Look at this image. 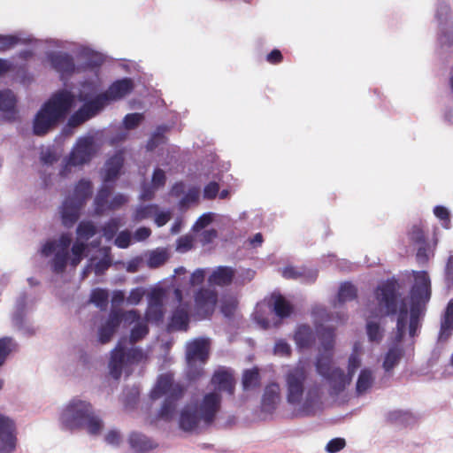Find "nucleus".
Here are the masks:
<instances>
[{
    "instance_id": "f257e3e1",
    "label": "nucleus",
    "mask_w": 453,
    "mask_h": 453,
    "mask_svg": "<svg viewBox=\"0 0 453 453\" xmlns=\"http://www.w3.org/2000/svg\"><path fill=\"white\" fill-rule=\"evenodd\" d=\"M134 88V83L129 78H123L114 81L108 89L96 95L90 100L81 97L84 104L73 112L68 119L70 127H78L86 121L96 116L111 101H117L130 94Z\"/></svg>"
},
{
    "instance_id": "f03ea898",
    "label": "nucleus",
    "mask_w": 453,
    "mask_h": 453,
    "mask_svg": "<svg viewBox=\"0 0 453 453\" xmlns=\"http://www.w3.org/2000/svg\"><path fill=\"white\" fill-rule=\"evenodd\" d=\"M74 100V95L67 89L55 92L36 113L33 121V133L37 136L48 134L65 118Z\"/></svg>"
},
{
    "instance_id": "7ed1b4c3",
    "label": "nucleus",
    "mask_w": 453,
    "mask_h": 453,
    "mask_svg": "<svg viewBox=\"0 0 453 453\" xmlns=\"http://www.w3.org/2000/svg\"><path fill=\"white\" fill-rule=\"evenodd\" d=\"M375 298L378 308L372 311V316L382 318L397 314L396 339L402 341L407 326L408 305L405 299H401L398 303L396 282L387 280L378 286L375 290Z\"/></svg>"
},
{
    "instance_id": "20e7f679",
    "label": "nucleus",
    "mask_w": 453,
    "mask_h": 453,
    "mask_svg": "<svg viewBox=\"0 0 453 453\" xmlns=\"http://www.w3.org/2000/svg\"><path fill=\"white\" fill-rule=\"evenodd\" d=\"M60 420L67 429L86 428L92 435L98 434L104 426L102 419L95 414L91 403L78 398L69 402L61 413Z\"/></svg>"
},
{
    "instance_id": "39448f33",
    "label": "nucleus",
    "mask_w": 453,
    "mask_h": 453,
    "mask_svg": "<svg viewBox=\"0 0 453 453\" xmlns=\"http://www.w3.org/2000/svg\"><path fill=\"white\" fill-rule=\"evenodd\" d=\"M185 392L186 388L182 384L175 382L172 373L159 375L156 386L150 395L152 400L165 396L157 412V418L165 421L172 420L176 413L178 403L182 399Z\"/></svg>"
},
{
    "instance_id": "423d86ee",
    "label": "nucleus",
    "mask_w": 453,
    "mask_h": 453,
    "mask_svg": "<svg viewBox=\"0 0 453 453\" xmlns=\"http://www.w3.org/2000/svg\"><path fill=\"white\" fill-rule=\"evenodd\" d=\"M334 330L324 327L319 331L320 348L316 361L317 372L323 377L329 374L335 367H332L333 351L334 347Z\"/></svg>"
},
{
    "instance_id": "0eeeda50",
    "label": "nucleus",
    "mask_w": 453,
    "mask_h": 453,
    "mask_svg": "<svg viewBox=\"0 0 453 453\" xmlns=\"http://www.w3.org/2000/svg\"><path fill=\"white\" fill-rule=\"evenodd\" d=\"M307 372L303 367H295L286 375L287 401L291 404L300 403L303 392Z\"/></svg>"
},
{
    "instance_id": "6e6552de",
    "label": "nucleus",
    "mask_w": 453,
    "mask_h": 453,
    "mask_svg": "<svg viewBox=\"0 0 453 453\" xmlns=\"http://www.w3.org/2000/svg\"><path fill=\"white\" fill-rule=\"evenodd\" d=\"M221 395L217 391H211L206 393L202 400L195 405L201 414L203 426H210L214 423L221 409Z\"/></svg>"
},
{
    "instance_id": "1a4fd4ad",
    "label": "nucleus",
    "mask_w": 453,
    "mask_h": 453,
    "mask_svg": "<svg viewBox=\"0 0 453 453\" xmlns=\"http://www.w3.org/2000/svg\"><path fill=\"white\" fill-rule=\"evenodd\" d=\"M209 357V342L205 339H196L191 342L187 349V358L190 369L188 371V376L192 380L200 378L203 373L202 367L198 369H192L193 363L196 360H199L202 364H204Z\"/></svg>"
},
{
    "instance_id": "9d476101",
    "label": "nucleus",
    "mask_w": 453,
    "mask_h": 453,
    "mask_svg": "<svg viewBox=\"0 0 453 453\" xmlns=\"http://www.w3.org/2000/svg\"><path fill=\"white\" fill-rule=\"evenodd\" d=\"M174 297L179 303V305L173 310L170 321L168 323L169 330L175 331H187L189 324V310L190 304L188 302H183L182 291L180 288H175L173 291Z\"/></svg>"
},
{
    "instance_id": "9b49d317",
    "label": "nucleus",
    "mask_w": 453,
    "mask_h": 453,
    "mask_svg": "<svg viewBox=\"0 0 453 453\" xmlns=\"http://www.w3.org/2000/svg\"><path fill=\"white\" fill-rule=\"evenodd\" d=\"M194 299L196 316L201 319H208L215 311L218 293L210 288H201L196 292Z\"/></svg>"
},
{
    "instance_id": "f8f14e48",
    "label": "nucleus",
    "mask_w": 453,
    "mask_h": 453,
    "mask_svg": "<svg viewBox=\"0 0 453 453\" xmlns=\"http://www.w3.org/2000/svg\"><path fill=\"white\" fill-rule=\"evenodd\" d=\"M95 153L94 142L90 137L80 138L68 158L67 165L79 166L88 163Z\"/></svg>"
},
{
    "instance_id": "ddd939ff",
    "label": "nucleus",
    "mask_w": 453,
    "mask_h": 453,
    "mask_svg": "<svg viewBox=\"0 0 453 453\" xmlns=\"http://www.w3.org/2000/svg\"><path fill=\"white\" fill-rule=\"evenodd\" d=\"M431 296V281L426 271L414 272L411 300L427 303Z\"/></svg>"
},
{
    "instance_id": "4468645a",
    "label": "nucleus",
    "mask_w": 453,
    "mask_h": 453,
    "mask_svg": "<svg viewBox=\"0 0 453 453\" xmlns=\"http://www.w3.org/2000/svg\"><path fill=\"white\" fill-rule=\"evenodd\" d=\"M14 431L13 421L0 415V453H10L15 449Z\"/></svg>"
},
{
    "instance_id": "2eb2a0df",
    "label": "nucleus",
    "mask_w": 453,
    "mask_h": 453,
    "mask_svg": "<svg viewBox=\"0 0 453 453\" xmlns=\"http://www.w3.org/2000/svg\"><path fill=\"white\" fill-rule=\"evenodd\" d=\"M179 424L185 432H193L199 427L202 424V418L195 405L188 404L181 410Z\"/></svg>"
},
{
    "instance_id": "dca6fc26",
    "label": "nucleus",
    "mask_w": 453,
    "mask_h": 453,
    "mask_svg": "<svg viewBox=\"0 0 453 453\" xmlns=\"http://www.w3.org/2000/svg\"><path fill=\"white\" fill-rule=\"evenodd\" d=\"M453 334V299H451L441 317L440 330L437 336V342L446 343Z\"/></svg>"
},
{
    "instance_id": "f3484780",
    "label": "nucleus",
    "mask_w": 453,
    "mask_h": 453,
    "mask_svg": "<svg viewBox=\"0 0 453 453\" xmlns=\"http://www.w3.org/2000/svg\"><path fill=\"white\" fill-rule=\"evenodd\" d=\"M211 385L215 390L220 394L221 391L226 392L229 395L234 394L235 381L231 372L220 369L214 372L211 380Z\"/></svg>"
},
{
    "instance_id": "a211bd4d",
    "label": "nucleus",
    "mask_w": 453,
    "mask_h": 453,
    "mask_svg": "<svg viewBox=\"0 0 453 453\" xmlns=\"http://www.w3.org/2000/svg\"><path fill=\"white\" fill-rule=\"evenodd\" d=\"M83 204L81 202L68 196L64 201L61 206V218L62 223L66 227H71L78 220L80 217V211Z\"/></svg>"
},
{
    "instance_id": "6ab92c4d",
    "label": "nucleus",
    "mask_w": 453,
    "mask_h": 453,
    "mask_svg": "<svg viewBox=\"0 0 453 453\" xmlns=\"http://www.w3.org/2000/svg\"><path fill=\"white\" fill-rule=\"evenodd\" d=\"M49 59L52 67L62 75H71L75 70L73 58L68 53H51Z\"/></svg>"
},
{
    "instance_id": "aec40b11",
    "label": "nucleus",
    "mask_w": 453,
    "mask_h": 453,
    "mask_svg": "<svg viewBox=\"0 0 453 453\" xmlns=\"http://www.w3.org/2000/svg\"><path fill=\"white\" fill-rule=\"evenodd\" d=\"M282 276L287 280H301L304 283H313L318 278V270L304 266H286L282 270Z\"/></svg>"
},
{
    "instance_id": "412c9836",
    "label": "nucleus",
    "mask_w": 453,
    "mask_h": 453,
    "mask_svg": "<svg viewBox=\"0 0 453 453\" xmlns=\"http://www.w3.org/2000/svg\"><path fill=\"white\" fill-rule=\"evenodd\" d=\"M125 362H127L126 349L122 341H119L111 351L109 363L110 373L115 380L120 378Z\"/></svg>"
},
{
    "instance_id": "4be33fe9",
    "label": "nucleus",
    "mask_w": 453,
    "mask_h": 453,
    "mask_svg": "<svg viewBox=\"0 0 453 453\" xmlns=\"http://www.w3.org/2000/svg\"><path fill=\"white\" fill-rule=\"evenodd\" d=\"M235 276V270L230 266H218L208 278L211 286H229Z\"/></svg>"
},
{
    "instance_id": "5701e85b",
    "label": "nucleus",
    "mask_w": 453,
    "mask_h": 453,
    "mask_svg": "<svg viewBox=\"0 0 453 453\" xmlns=\"http://www.w3.org/2000/svg\"><path fill=\"white\" fill-rule=\"evenodd\" d=\"M315 339L314 332L308 325L298 326L294 334V341L299 349L311 348Z\"/></svg>"
},
{
    "instance_id": "b1692460",
    "label": "nucleus",
    "mask_w": 453,
    "mask_h": 453,
    "mask_svg": "<svg viewBox=\"0 0 453 453\" xmlns=\"http://www.w3.org/2000/svg\"><path fill=\"white\" fill-rule=\"evenodd\" d=\"M280 400V388L278 383H270L265 388L262 408L265 411H273Z\"/></svg>"
},
{
    "instance_id": "393cba45",
    "label": "nucleus",
    "mask_w": 453,
    "mask_h": 453,
    "mask_svg": "<svg viewBox=\"0 0 453 453\" xmlns=\"http://www.w3.org/2000/svg\"><path fill=\"white\" fill-rule=\"evenodd\" d=\"M124 164V157L122 152H117L111 157L105 164V174L104 177V182L112 181L119 174V172Z\"/></svg>"
},
{
    "instance_id": "a878e982",
    "label": "nucleus",
    "mask_w": 453,
    "mask_h": 453,
    "mask_svg": "<svg viewBox=\"0 0 453 453\" xmlns=\"http://www.w3.org/2000/svg\"><path fill=\"white\" fill-rule=\"evenodd\" d=\"M128 441L130 447L138 453H146L156 448V444L150 438L140 433H132Z\"/></svg>"
},
{
    "instance_id": "bb28decb",
    "label": "nucleus",
    "mask_w": 453,
    "mask_h": 453,
    "mask_svg": "<svg viewBox=\"0 0 453 453\" xmlns=\"http://www.w3.org/2000/svg\"><path fill=\"white\" fill-rule=\"evenodd\" d=\"M72 242V238L69 234H62L58 239V241H48L42 247V254L45 257L50 256L57 248H59L58 250H65L68 252V248L70 247Z\"/></svg>"
},
{
    "instance_id": "cd10ccee",
    "label": "nucleus",
    "mask_w": 453,
    "mask_h": 453,
    "mask_svg": "<svg viewBox=\"0 0 453 453\" xmlns=\"http://www.w3.org/2000/svg\"><path fill=\"white\" fill-rule=\"evenodd\" d=\"M324 378H326L330 382L332 388L336 394L343 391L346 384L349 383L351 380L350 377L347 379L343 370L338 367L333 369V371Z\"/></svg>"
},
{
    "instance_id": "c85d7f7f",
    "label": "nucleus",
    "mask_w": 453,
    "mask_h": 453,
    "mask_svg": "<svg viewBox=\"0 0 453 453\" xmlns=\"http://www.w3.org/2000/svg\"><path fill=\"white\" fill-rule=\"evenodd\" d=\"M92 195V183L88 180H81L75 186L73 196L70 197L81 202L83 205Z\"/></svg>"
},
{
    "instance_id": "c756f323",
    "label": "nucleus",
    "mask_w": 453,
    "mask_h": 453,
    "mask_svg": "<svg viewBox=\"0 0 453 453\" xmlns=\"http://www.w3.org/2000/svg\"><path fill=\"white\" fill-rule=\"evenodd\" d=\"M146 320L149 322L159 323L163 320L164 311L161 300L153 297L145 313Z\"/></svg>"
},
{
    "instance_id": "7c9ffc66",
    "label": "nucleus",
    "mask_w": 453,
    "mask_h": 453,
    "mask_svg": "<svg viewBox=\"0 0 453 453\" xmlns=\"http://www.w3.org/2000/svg\"><path fill=\"white\" fill-rule=\"evenodd\" d=\"M273 311L280 319L288 318L293 311V306L281 295L273 296Z\"/></svg>"
},
{
    "instance_id": "2f4dec72",
    "label": "nucleus",
    "mask_w": 453,
    "mask_h": 453,
    "mask_svg": "<svg viewBox=\"0 0 453 453\" xmlns=\"http://www.w3.org/2000/svg\"><path fill=\"white\" fill-rule=\"evenodd\" d=\"M373 380L374 378L371 370L367 368L361 370L356 385L357 393L358 395L365 393L372 387Z\"/></svg>"
},
{
    "instance_id": "473e14b6",
    "label": "nucleus",
    "mask_w": 453,
    "mask_h": 453,
    "mask_svg": "<svg viewBox=\"0 0 453 453\" xmlns=\"http://www.w3.org/2000/svg\"><path fill=\"white\" fill-rule=\"evenodd\" d=\"M388 421L392 424H399L403 426H408L414 422L415 418L410 411H393L388 414Z\"/></svg>"
},
{
    "instance_id": "72a5a7b5",
    "label": "nucleus",
    "mask_w": 453,
    "mask_h": 453,
    "mask_svg": "<svg viewBox=\"0 0 453 453\" xmlns=\"http://www.w3.org/2000/svg\"><path fill=\"white\" fill-rule=\"evenodd\" d=\"M111 193V188L108 186H103L96 194L95 198L96 212L102 214L107 209L109 204V196Z\"/></svg>"
},
{
    "instance_id": "f704fd0d",
    "label": "nucleus",
    "mask_w": 453,
    "mask_h": 453,
    "mask_svg": "<svg viewBox=\"0 0 453 453\" xmlns=\"http://www.w3.org/2000/svg\"><path fill=\"white\" fill-rule=\"evenodd\" d=\"M357 296V288L350 282H344L341 285L338 291V303H344L348 301L355 300Z\"/></svg>"
},
{
    "instance_id": "c9c22d12",
    "label": "nucleus",
    "mask_w": 453,
    "mask_h": 453,
    "mask_svg": "<svg viewBox=\"0 0 453 453\" xmlns=\"http://www.w3.org/2000/svg\"><path fill=\"white\" fill-rule=\"evenodd\" d=\"M89 301L100 310L104 311L108 306L109 293L104 288H95L90 294Z\"/></svg>"
},
{
    "instance_id": "e433bc0d",
    "label": "nucleus",
    "mask_w": 453,
    "mask_h": 453,
    "mask_svg": "<svg viewBox=\"0 0 453 453\" xmlns=\"http://www.w3.org/2000/svg\"><path fill=\"white\" fill-rule=\"evenodd\" d=\"M402 356L403 351L400 348H390L387 352L383 361V368L385 369V371H391L399 363Z\"/></svg>"
},
{
    "instance_id": "4c0bfd02",
    "label": "nucleus",
    "mask_w": 453,
    "mask_h": 453,
    "mask_svg": "<svg viewBox=\"0 0 453 453\" xmlns=\"http://www.w3.org/2000/svg\"><path fill=\"white\" fill-rule=\"evenodd\" d=\"M169 130L167 126H159L153 133L150 140L147 142L146 148L148 150H155L158 145L165 142V134Z\"/></svg>"
},
{
    "instance_id": "58836bf2",
    "label": "nucleus",
    "mask_w": 453,
    "mask_h": 453,
    "mask_svg": "<svg viewBox=\"0 0 453 453\" xmlns=\"http://www.w3.org/2000/svg\"><path fill=\"white\" fill-rule=\"evenodd\" d=\"M158 211L157 204H148L138 206L133 213L132 219L134 222H140L143 219H149Z\"/></svg>"
},
{
    "instance_id": "ea45409f",
    "label": "nucleus",
    "mask_w": 453,
    "mask_h": 453,
    "mask_svg": "<svg viewBox=\"0 0 453 453\" xmlns=\"http://www.w3.org/2000/svg\"><path fill=\"white\" fill-rule=\"evenodd\" d=\"M16 98L10 89L0 91V111L12 112L15 109Z\"/></svg>"
},
{
    "instance_id": "a19ab883",
    "label": "nucleus",
    "mask_w": 453,
    "mask_h": 453,
    "mask_svg": "<svg viewBox=\"0 0 453 453\" xmlns=\"http://www.w3.org/2000/svg\"><path fill=\"white\" fill-rule=\"evenodd\" d=\"M69 258V252L58 250L52 259V270L56 273H62L65 268Z\"/></svg>"
},
{
    "instance_id": "79ce46f5",
    "label": "nucleus",
    "mask_w": 453,
    "mask_h": 453,
    "mask_svg": "<svg viewBox=\"0 0 453 453\" xmlns=\"http://www.w3.org/2000/svg\"><path fill=\"white\" fill-rule=\"evenodd\" d=\"M366 334L370 342H380L384 336V329L378 322L367 321Z\"/></svg>"
},
{
    "instance_id": "37998d69",
    "label": "nucleus",
    "mask_w": 453,
    "mask_h": 453,
    "mask_svg": "<svg viewBox=\"0 0 453 453\" xmlns=\"http://www.w3.org/2000/svg\"><path fill=\"white\" fill-rule=\"evenodd\" d=\"M259 384V372L258 370L250 369L246 370L242 375V388L244 390L255 388Z\"/></svg>"
},
{
    "instance_id": "c03bdc74",
    "label": "nucleus",
    "mask_w": 453,
    "mask_h": 453,
    "mask_svg": "<svg viewBox=\"0 0 453 453\" xmlns=\"http://www.w3.org/2000/svg\"><path fill=\"white\" fill-rule=\"evenodd\" d=\"M149 334V326L145 322H138L131 330L129 342L134 344Z\"/></svg>"
},
{
    "instance_id": "a18cd8bd",
    "label": "nucleus",
    "mask_w": 453,
    "mask_h": 453,
    "mask_svg": "<svg viewBox=\"0 0 453 453\" xmlns=\"http://www.w3.org/2000/svg\"><path fill=\"white\" fill-rule=\"evenodd\" d=\"M76 233L80 238L88 240L96 234V229L91 221H81L77 226Z\"/></svg>"
},
{
    "instance_id": "49530a36",
    "label": "nucleus",
    "mask_w": 453,
    "mask_h": 453,
    "mask_svg": "<svg viewBox=\"0 0 453 453\" xmlns=\"http://www.w3.org/2000/svg\"><path fill=\"white\" fill-rule=\"evenodd\" d=\"M86 249H87V244L84 242H76L73 245V247L71 249V252H72L73 256L70 260V264L73 267H76L81 262Z\"/></svg>"
},
{
    "instance_id": "de8ad7c7",
    "label": "nucleus",
    "mask_w": 453,
    "mask_h": 453,
    "mask_svg": "<svg viewBox=\"0 0 453 453\" xmlns=\"http://www.w3.org/2000/svg\"><path fill=\"white\" fill-rule=\"evenodd\" d=\"M434 216L441 222L442 227L449 229L451 226L449 211L442 206L437 205L434 208Z\"/></svg>"
},
{
    "instance_id": "09e8293b",
    "label": "nucleus",
    "mask_w": 453,
    "mask_h": 453,
    "mask_svg": "<svg viewBox=\"0 0 453 453\" xmlns=\"http://www.w3.org/2000/svg\"><path fill=\"white\" fill-rule=\"evenodd\" d=\"M143 119L142 113H129L125 116L123 124L127 129L132 130L137 127Z\"/></svg>"
},
{
    "instance_id": "8fccbe9b",
    "label": "nucleus",
    "mask_w": 453,
    "mask_h": 453,
    "mask_svg": "<svg viewBox=\"0 0 453 453\" xmlns=\"http://www.w3.org/2000/svg\"><path fill=\"white\" fill-rule=\"evenodd\" d=\"M19 42V39L15 35H0V52H4L14 48Z\"/></svg>"
},
{
    "instance_id": "3c124183",
    "label": "nucleus",
    "mask_w": 453,
    "mask_h": 453,
    "mask_svg": "<svg viewBox=\"0 0 453 453\" xmlns=\"http://www.w3.org/2000/svg\"><path fill=\"white\" fill-rule=\"evenodd\" d=\"M426 303L425 302L411 300L410 319L419 320V318L424 314Z\"/></svg>"
},
{
    "instance_id": "603ef678",
    "label": "nucleus",
    "mask_w": 453,
    "mask_h": 453,
    "mask_svg": "<svg viewBox=\"0 0 453 453\" xmlns=\"http://www.w3.org/2000/svg\"><path fill=\"white\" fill-rule=\"evenodd\" d=\"M122 321L123 316L121 315V310H111L104 325L111 328L112 327V329L116 331Z\"/></svg>"
},
{
    "instance_id": "864d4df0",
    "label": "nucleus",
    "mask_w": 453,
    "mask_h": 453,
    "mask_svg": "<svg viewBox=\"0 0 453 453\" xmlns=\"http://www.w3.org/2000/svg\"><path fill=\"white\" fill-rule=\"evenodd\" d=\"M410 240L417 244H424L426 236L423 229L418 226H413L409 233Z\"/></svg>"
},
{
    "instance_id": "5fc2aeb1",
    "label": "nucleus",
    "mask_w": 453,
    "mask_h": 453,
    "mask_svg": "<svg viewBox=\"0 0 453 453\" xmlns=\"http://www.w3.org/2000/svg\"><path fill=\"white\" fill-rule=\"evenodd\" d=\"M128 202V197L123 194L115 195L109 202L106 211H115Z\"/></svg>"
},
{
    "instance_id": "6e6d98bb",
    "label": "nucleus",
    "mask_w": 453,
    "mask_h": 453,
    "mask_svg": "<svg viewBox=\"0 0 453 453\" xmlns=\"http://www.w3.org/2000/svg\"><path fill=\"white\" fill-rule=\"evenodd\" d=\"M127 363L137 364L143 358V352L139 348H130L126 350Z\"/></svg>"
},
{
    "instance_id": "4d7b16f0",
    "label": "nucleus",
    "mask_w": 453,
    "mask_h": 453,
    "mask_svg": "<svg viewBox=\"0 0 453 453\" xmlns=\"http://www.w3.org/2000/svg\"><path fill=\"white\" fill-rule=\"evenodd\" d=\"M345 446L346 441L343 438H334L327 442L326 450L328 453H336L342 450Z\"/></svg>"
},
{
    "instance_id": "13d9d810",
    "label": "nucleus",
    "mask_w": 453,
    "mask_h": 453,
    "mask_svg": "<svg viewBox=\"0 0 453 453\" xmlns=\"http://www.w3.org/2000/svg\"><path fill=\"white\" fill-rule=\"evenodd\" d=\"M166 181V177L165 172L160 169L157 168L154 170L153 175H152V187L154 188H158L161 187H164Z\"/></svg>"
},
{
    "instance_id": "bf43d9fd",
    "label": "nucleus",
    "mask_w": 453,
    "mask_h": 453,
    "mask_svg": "<svg viewBox=\"0 0 453 453\" xmlns=\"http://www.w3.org/2000/svg\"><path fill=\"white\" fill-rule=\"evenodd\" d=\"M199 198V192L196 188H193L180 199V206L185 207L191 203H196Z\"/></svg>"
},
{
    "instance_id": "052dcab7",
    "label": "nucleus",
    "mask_w": 453,
    "mask_h": 453,
    "mask_svg": "<svg viewBox=\"0 0 453 453\" xmlns=\"http://www.w3.org/2000/svg\"><path fill=\"white\" fill-rule=\"evenodd\" d=\"M111 265V258L109 257H104L95 264L94 272L96 275H102L110 268Z\"/></svg>"
},
{
    "instance_id": "680f3d73",
    "label": "nucleus",
    "mask_w": 453,
    "mask_h": 453,
    "mask_svg": "<svg viewBox=\"0 0 453 453\" xmlns=\"http://www.w3.org/2000/svg\"><path fill=\"white\" fill-rule=\"evenodd\" d=\"M361 365V360L357 354L356 351H354L349 357V364H348V373L350 378L355 374L356 371L359 366Z\"/></svg>"
},
{
    "instance_id": "e2e57ef3",
    "label": "nucleus",
    "mask_w": 453,
    "mask_h": 453,
    "mask_svg": "<svg viewBox=\"0 0 453 453\" xmlns=\"http://www.w3.org/2000/svg\"><path fill=\"white\" fill-rule=\"evenodd\" d=\"M131 243V234L128 231L120 232L115 239V245L120 249H127Z\"/></svg>"
},
{
    "instance_id": "0e129e2a",
    "label": "nucleus",
    "mask_w": 453,
    "mask_h": 453,
    "mask_svg": "<svg viewBox=\"0 0 453 453\" xmlns=\"http://www.w3.org/2000/svg\"><path fill=\"white\" fill-rule=\"evenodd\" d=\"M291 347L284 340H279L274 345V353L283 356L289 357L291 355Z\"/></svg>"
},
{
    "instance_id": "69168bd1",
    "label": "nucleus",
    "mask_w": 453,
    "mask_h": 453,
    "mask_svg": "<svg viewBox=\"0 0 453 453\" xmlns=\"http://www.w3.org/2000/svg\"><path fill=\"white\" fill-rule=\"evenodd\" d=\"M116 331L106 325L99 328V342L102 344L109 342Z\"/></svg>"
},
{
    "instance_id": "338daca9",
    "label": "nucleus",
    "mask_w": 453,
    "mask_h": 453,
    "mask_svg": "<svg viewBox=\"0 0 453 453\" xmlns=\"http://www.w3.org/2000/svg\"><path fill=\"white\" fill-rule=\"evenodd\" d=\"M219 191V185L216 181L209 182L203 189V197L206 199H214Z\"/></svg>"
},
{
    "instance_id": "774afa93",
    "label": "nucleus",
    "mask_w": 453,
    "mask_h": 453,
    "mask_svg": "<svg viewBox=\"0 0 453 453\" xmlns=\"http://www.w3.org/2000/svg\"><path fill=\"white\" fill-rule=\"evenodd\" d=\"M416 259L418 264H426L429 260L428 247L426 242L420 244L416 253Z\"/></svg>"
}]
</instances>
